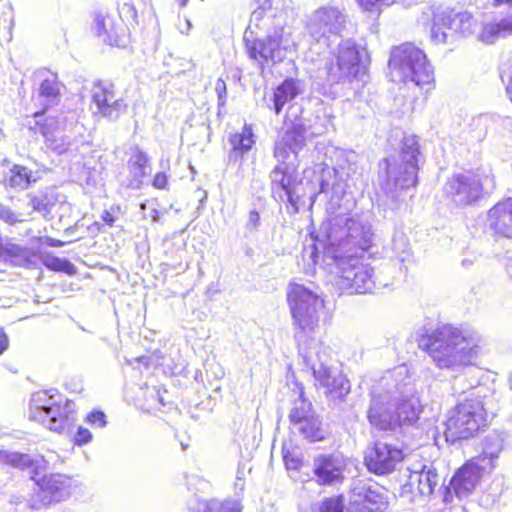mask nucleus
<instances>
[{
  "label": "nucleus",
  "mask_w": 512,
  "mask_h": 512,
  "mask_svg": "<svg viewBox=\"0 0 512 512\" xmlns=\"http://www.w3.org/2000/svg\"><path fill=\"white\" fill-rule=\"evenodd\" d=\"M486 425V411L480 396H470L449 412L444 435L447 442L469 439Z\"/></svg>",
  "instance_id": "0eeeda50"
},
{
  "label": "nucleus",
  "mask_w": 512,
  "mask_h": 512,
  "mask_svg": "<svg viewBox=\"0 0 512 512\" xmlns=\"http://www.w3.org/2000/svg\"><path fill=\"white\" fill-rule=\"evenodd\" d=\"M115 87L112 83L97 81L93 85L91 101L101 116L116 120L128 109L123 98H115Z\"/></svg>",
  "instance_id": "6ab92c4d"
},
{
  "label": "nucleus",
  "mask_w": 512,
  "mask_h": 512,
  "mask_svg": "<svg viewBox=\"0 0 512 512\" xmlns=\"http://www.w3.org/2000/svg\"><path fill=\"white\" fill-rule=\"evenodd\" d=\"M366 10H371L377 3L389 4L392 0H358Z\"/></svg>",
  "instance_id": "3c124183"
},
{
  "label": "nucleus",
  "mask_w": 512,
  "mask_h": 512,
  "mask_svg": "<svg viewBox=\"0 0 512 512\" xmlns=\"http://www.w3.org/2000/svg\"><path fill=\"white\" fill-rule=\"evenodd\" d=\"M304 362L313 372L315 380L326 389L328 402L334 407H340L346 402L351 385L349 380L337 369H332L326 364L319 348H311L304 355Z\"/></svg>",
  "instance_id": "9d476101"
},
{
  "label": "nucleus",
  "mask_w": 512,
  "mask_h": 512,
  "mask_svg": "<svg viewBox=\"0 0 512 512\" xmlns=\"http://www.w3.org/2000/svg\"><path fill=\"white\" fill-rule=\"evenodd\" d=\"M421 404L415 384L405 366L388 371L371 390L367 411L370 425L380 431H395L413 425L419 418Z\"/></svg>",
  "instance_id": "f03ea898"
},
{
  "label": "nucleus",
  "mask_w": 512,
  "mask_h": 512,
  "mask_svg": "<svg viewBox=\"0 0 512 512\" xmlns=\"http://www.w3.org/2000/svg\"><path fill=\"white\" fill-rule=\"evenodd\" d=\"M121 209L119 206H112L110 209L105 210L102 215V219L107 224H111L119 220Z\"/></svg>",
  "instance_id": "a18cd8bd"
},
{
  "label": "nucleus",
  "mask_w": 512,
  "mask_h": 512,
  "mask_svg": "<svg viewBox=\"0 0 512 512\" xmlns=\"http://www.w3.org/2000/svg\"><path fill=\"white\" fill-rule=\"evenodd\" d=\"M346 21L347 17L340 9L324 6L306 17L305 29L314 41L328 47L341 36Z\"/></svg>",
  "instance_id": "f8f14e48"
},
{
  "label": "nucleus",
  "mask_w": 512,
  "mask_h": 512,
  "mask_svg": "<svg viewBox=\"0 0 512 512\" xmlns=\"http://www.w3.org/2000/svg\"><path fill=\"white\" fill-rule=\"evenodd\" d=\"M8 347V337L5 333L0 330V355L7 349Z\"/></svg>",
  "instance_id": "5fc2aeb1"
},
{
  "label": "nucleus",
  "mask_w": 512,
  "mask_h": 512,
  "mask_svg": "<svg viewBox=\"0 0 512 512\" xmlns=\"http://www.w3.org/2000/svg\"><path fill=\"white\" fill-rule=\"evenodd\" d=\"M270 179L274 198H279L280 201L286 199L292 205H295L298 183L294 170L290 169L285 163H281L271 171Z\"/></svg>",
  "instance_id": "412c9836"
},
{
  "label": "nucleus",
  "mask_w": 512,
  "mask_h": 512,
  "mask_svg": "<svg viewBox=\"0 0 512 512\" xmlns=\"http://www.w3.org/2000/svg\"><path fill=\"white\" fill-rule=\"evenodd\" d=\"M0 464H6L13 468L24 470L33 466L34 461L28 454L0 450Z\"/></svg>",
  "instance_id": "f704fd0d"
},
{
  "label": "nucleus",
  "mask_w": 512,
  "mask_h": 512,
  "mask_svg": "<svg viewBox=\"0 0 512 512\" xmlns=\"http://www.w3.org/2000/svg\"><path fill=\"white\" fill-rule=\"evenodd\" d=\"M305 127L302 124H294L289 128L283 138L284 145L297 154L305 145Z\"/></svg>",
  "instance_id": "72a5a7b5"
},
{
  "label": "nucleus",
  "mask_w": 512,
  "mask_h": 512,
  "mask_svg": "<svg viewBox=\"0 0 512 512\" xmlns=\"http://www.w3.org/2000/svg\"><path fill=\"white\" fill-rule=\"evenodd\" d=\"M245 40L250 58L258 62L262 71L265 65L278 63L286 56L285 48L281 45V36L278 31L262 39L250 41L245 38Z\"/></svg>",
  "instance_id": "a211bd4d"
},
{
  "label": "nucleus",
  "mask_w": 512,
  "mask_h": 512,
  "mask_svg": "<svg viewBox=\"0 0 512 512\" xmlns=\"http://www.w3.org/2000/svg\"><path fill=\"white\" fill-rule=\"evenodd\" d=\"M76 228L77 226H69L66 228L63 232V239H54L49 236H43L39 238V242L50 247H62L70 244L80 238L79 236H76Z\"/></svg>",
  "instance_id": "e433bc0d"
},
{
  "label": "nucleus",
  "mask_w": 512,
  "mask_h": 512,
  "mask_svg": "<svg viewBox=\"0 0 512 512\" xmlns=\"http://www.w3.org/2000/svg\"><path fill=\"white\" fill-rule=\"evenodd\" d=\"M453 494H454L453 489L449 485L445 489L444 496H443V502L445 504H451L453 502Z\"/></svg>",
  "instance_id": "864d4df0"
},
{
  "label": "nucleus",
  "mask_w": 512,
  "mask_h": 512,
  "mask_svg": "<svg viewBox=\"0 0 512 512\" xmlns=\"http://www.w3.org/2000/svg\"><path fill=\"white\" fill-rule=\"evenodd\" d=\"M137 22V10L133 3L120 0L117 3V13L98 12L94 16L93 32L106 44L125 47L130 40L129 26Z\"/></svg>",
  "instance_id": "6e6552de"
},
{
  "label": "nucleus",
  "mask_w": 512,
  "mask_h": 512,
  "mask_svg": "<svg viewBox=\"0 0 512 512\" xmlns=\"http://www.w3.org/2000/svg\"><path fill=\"white\" fill-rule=\"evenodd\" d=\"M43 264L51 270L61 271L64 266L69 264V261L58 257H47L46 259H43Z\"/></svg>",
  "instance_id": "79ce46f5"
},
{
  "label": "nucleus",
  "mask_w": 512,
  "mask_h": 512,
  "mask_svg": "<svg viewBox=\"0 0 512 512\" xmlns=\"http://www.w3.org/2000/svg\"><path fill=\"white\" fill-rule=\"evenodd\" d=\"M258 3H260L263 7L270 8L272 5V0H257Z\"/></svg>",
  "instance_id": "680f3d73"
},
{
  "label": "nucleus",
  "mask_w": 512,
  "mask_h": 512,
  "mask_svg": "<svg viewBox=\"0 0 512 512\" xmlns=\"http://www.w3.org/2000/svg\"><path fill=\"white\" fill-rule=\"evenodd\" d=\"M361 69V54L356 43L350 39L340 42L335 59L328 67L329 79L336 83L350 81L358 77Z\"/></svg>",
  "instance_id": "ddd939ff"
},
{
  "label": "nucleus",
  "mask_w": 512,
  "mask_h": 512,
  "mask_svg": "<svg viewBox=\"0 0 512 512\" xmlns=\"http://www.w3.org/2000/svg\"><path fill=\"white\" fill-rule=\"evenodd\" d=\"M348 459L341 453H321L312 460L313 479L321 486H337L343 483Z\"/></svg>",
  "instance_id": "4468645a"
},
{
  "label": "nucleus",
  "mask_w": 512,
  "mask_h": 512,
  "mask_svg": "<svg viewBox=\"0 0 512 512\" xmlns=\"http://www.w3.org/2000/svg\"><path fill=\"white\" fill-rule=\"evenodd\" d=\"M39 96L49 99L52 102H58L60 88L55 74H50L44 78L39 86Z\"/></svg>",
  "instance_id": "c9c22d12"
},
{
  "label": "nucleus",
  "mask_w": 512,
  "mask_h": 512,
  "mask_svg": "<svg viewBox=\"0 0 512 512\" xmlns=\"http://www.w3.org/2000/svg\"><path fill=\"white\" fill-rule=\"evenodd\" d=\"M503 448V440L497 433L488 434L483 440L482 453L479 456L481 461L489 460L492 464L493 460L497 459Z\"/></svg>",
  "instance_id": "473e14b6"
},
{
  "label": "nucleus",
  "mask_w": 512,
  "mask_h": 512,
  "mask_svg": "<svg viewBox=\"0 0 512 512\" xmlns=\"http://www.w3.org/2000/svg\"><path fill=\"white\" fill-rule=\"evenodd\" d=\"M47 106L36 111L32 116L36 119L34 124L29 127L34 134H39L44 138V144L47 150L62 152L65 150L66 142L63 138H57L56 134L60 130V123L57 117L45 116Z\"/></svg>",
  "instance_id": "aec40b11"
},
{
  "label": "nucleus",
  "mask_w": 512,
  "mask_h": 512,
  "mask_svg": "<svg viewBox=\"0 0 512 512\" xmlns=\"http://www.w3.org/2000/svg\"><path fill=\"white\" fill-rule=\"evenodd\" d=\"M420 144L416 135H404L398 155L385 158V180L382 189L394 201L400 190L416 186L418 182Z\"/></svg>",
  "instance_id": "20e7f679"
},
{
  "label": "nucleus",
  "mask_w": 512,
  "mask_h": 512,
  "mask_svg": "<svg viewBox=\"0 0 512 512\" xmlns=\"http://www.w3.org/2000/svg\"><path fill=\"white\" fill-rule=\"evenodd\" d=\"M149 162V157L144 152L138 150L129 159L128 166L139 176H144L149 167Z\"/></svg>",
  "instance_id": "58836bf2"
},
{
  "label": "nucleus",
  "mask_w": 512,
  "mask_h": 512,
  "mask_svg": "<svg viewBox=\"0 0 512 512\" xmlns=\"http://www.w3.org/2000/svg\"><path fill=\"white\" fill-rule=\"evenodd\" d=\"M284 462L288 469H297L299 460L294 457H289L288 455H284Z\"/></svg>",
  "instance_id": "603ef678"
},
{
  "label": "nucleus",
  "mask_w": 512,
  "mask_h": 512,
  "mask_svg": "<svg viewBox=\"0 0 512 512\" xmlns=\"http://www.w3.org/2000/svg\"><path fill=\"white\" fill-rule=\"evenodd\" d=\"M313 287L312 283L290 282L287 289V301L295 326L294 337L300 345L306 344L319 330L324 310V300Z\"/></svg>",
  "instance_id": "39448f33"
},
{
  "label": "nucleus",
  "mask_w": 512,
  "mask_h": 512,
  "mask_svg": "<svg viewBox=\"0 0 512 512\" xmlns=\"http://www.w3.org/2000/svg\"><path fill=\"white\" fill-rule=\"evenodd\" d=\"M258 220H259V215H258V213H254V212H252V213L250 214V222H251L252 224H255Z\"/></svg>",
  "instance_id": "e2e57ef3"
},
{
  "label": "nucleus",
  "mask_w": 512,
  "mask_h": 512,
  "mask_svg": "<svg viewBox=\"0 0 512 512\" xmlns=\"http://www.w3.org/2000/svg\"><path fill=\"white\" fill-rule=\"evenodd\" d=\"M395 215H396L395 209H393V208H391V209H384V215H383L384 220L394 221L395 220V217H394Z\"/></svg>",
  "instance_id": "4d7b16f0"
},
{
  "label": "nucleus",
  "mask_w": 512,
  "mask_h": 512,
  "mask_svg": "<svg viewBox=\"0 0 512 512\" xmlns=\"http://www.w3.org/2000/svg\"><path fill=\"white\" fill-rule=\"evenodd\" d=\"M479 335L471 330H461L443 325L418 340L425 351L441 369H457L470 365L478 355Z\"/></svg>",
  "instance_id": "7ed1b4c3"
},
{
  "label": "nucleus",
  "mask_w": 512,
  "mask_h": 512,
  "mask_svg": "<svg viewBox=\"0 0 512 512\" xmlns=\"http://www.w3.org/2000/svg\"><path fill=\"white\" fill-rule=\"evenodd\" d=\"M393 82L413 83L423 88L430 86L434 73L425 53L411 43H405L391 51L388 62Z\"/></svg>",
  "instance_id": "423d86ee"
},
{
  "label": "nucleus",
  "mask_w": 512,
  "mask_h": 512,
  "mask_svg": "<svg viewBox=\"0 0 512 512\" xmlns=\"http://www.w3.org/2000/svg\"><path fill=\"white\" fill-rule=\"evenodd\" d=\"M41 462L44 468H56L57 465L61 464L63 461L55 452H49L41 456Z\"/></svg>",
  "instance_id": "c03bdc74"
},
{
  "label": "nucleus",
  "mask_w": 512,
  "mask_h": 512,
  "mask_svg": "<svg viewBox=\"0 0 512 512\" xmlns=\"http://www.w3.org/2000/svg\"><path fill=\"white\" fill-rule=\"evenodd\" d=\"M490 224H512V198L495 204L487 214Z\"/></svg>",
  "instance_id": "2f4dec72"
},
{
  "label": "nucleus",
  "mask_w": 512,
  "mask_h": 512,
  "mask_svg": "<svg viewBox=\"0 0 512 512\" xmlns=\"http://www.w3.org/2000/svg\"><path fill=\"white\" fill-rule=\"evenodd\" d=\"M53 392L54 390L39 391L32 395L29 418L51 431L61 433L75 421V403L65 400L62 406Z\"/></svg>",
  "instance_id": "1a4fd4ad"
},
{
  "label": "nucleus",
  "mask_w": 512,
  "mask_h": 512,
  "mask_svg": "<svg viewBox=\"0 0 512 512\" xmlns=\"http://www.w3.org/2000/svg\"><path fill=\"white\" fill-rule=\"evenodd\" d=\"M445 29H448V26L440 22L437 28L438 35L441 36L443 32H446Z\"/></svg>",
  "instance_id": "052dcab7"
},
{
  "label": "nucleus",
  "mask_w": 512,
  "mask_h": 512,
  "mask_svg": "<svg viewBox=\"0 0 512 512\" xmlns=\"http://www.w3.org/2000/svg\"><path fill=\"white\" fill-rule=\"evenodd\" d=\"M294 429L311 442L323 440L326 436V430L320 418L316 415L297 425Z\"/></svg>",
  "instance_id": "7c9ffc66"
},
{
  "label": "nucleus",
  "mask_w": 512,
  "mask_h": 512,
  "mask_svg": "<svg viewBox=\"0 0 512 512\" xmlns=\"http://www.w3.org/2000/svg\"><path fill=\"white\" fill-rule=\"evenodd\" d=\"M170 175L167 172H157L152 178V186L157 190L169 189Z\"/></svg>",
  "instance_id": "a19ab883"
},
{
  "label": "nucleus",
  "mask_w": 512,
  "mask_h": 512,
  "mask_svg": "<svg viewBox=\"0 0 512 512\" xmlns=\"http://www.w3.org/2000/svg\"><path fill=\"white\" fill-rule=\"evenodd\" d=\"M479 480V473L472 464H466L452 477L450 486L454 495L461 500L467 497L475 488Z\"/></svg>",
  "instance_id": "a878e982"
},
{
  "label": "nucleus",
  "mask_w": 512,
  "mask_h": 512,
  "mask_svg": "<svg viewBox=\"0 0 512 512\" xmlns=\"http://www.w3.org/2000/svg\"><path fill=\"white\" fill-rule=\"evenodd\" d=\"M302 91L303 88L300 80L286 78L275 88L271 99L272 105L269 106L270 109L279 115L284 105L294 100Z\"/></svg>",
  "instance_id": "bb28decb"
},
{
  "label": "nucleus",
  "mask_w": 512,
  "mask_h": 512,
  "mask_svg": "<svg viewBox=\"0 0 512 512\" xmlns=\"http://www.w3.org/2000/svg\"><path fill=\"white\" fill-rule=\"evenodd\" d=\"M39 488L37 496L43 505L67 500L76 487L74 479L66 474L51 473L36 481Z\"/></svg>",
  "instance_id": "f3484780"
},
{
  "label": "nucleus",
  "mask_w": 512,
  "mask_h": 512,
  "mask_svg": "<svg viewBox=\"0 0 512 512\" xmlns=\"http://www.w3.org/2000/svg\"><path fill=\"white\" fill-rule=\"evenodd\" d=\"M313 416H315V414L313 411L312 403L304 398V392L301 389L299 397L294 401V406L289 414L293 428L307 421L310 417Z\"/></svg>",
  "instance_id": "c756f323"
},
{
  "label": "nucleus",
  "mask_w": 512,
  "mask_h": 512,
  "mask_svg": "<svg viewBox=\"0 0 512 512\" xmlns=\"http://www.w3.org/2000/svg\"><path fill=\"white\" fill-rule=\"evenodd\" d=\"M493 233L505 238H512V226H490Z\"/></svg>",
  "instance_id": "de8ad7c7"
},
{
  "label": "nucleus",
  "mask_w": 512,
  "mask_h": 512,
  "mask_svg": "<svg viewBox=\"0 0 512 512\" xmlns=\"http://www.w3.org/2000/svg\"><path fill=\"white\" fill-rule=\"evenodd\" d=\"M438 482L436 470L428 466H424L420 471H412L408 479L411 490H416L422 496L432 495Z\"/></svg>",
  "instance_id": "cd10ccee"
},
{
  "label": "nucleus",
  "mask_w": 512,
  "mask_h": 512,
  "mask_svg": "<svg viewBox=\"0 0 512 512\" xmlns=\"http://www.w3.org/2000/svg\"><path fill=\"white\" fill-rule=\"evenodd\" d=\"M319 184V192L311 196L312 202H314L316 198L323 197L324 200L329 201L331 209L339 206V201L346 191V184L341 177H339L338 171L332 167L322 169Z\"/></svg>",
  "instance_id": "4be33fe9"
},
{
  "label": "nucleus",
  "mask_w": 512,
  "mask_h": 512,
  "mask_svg": "<svg viewBox=\"0 0 512 512\" xmlns=\"http://www.w3.org/2000/svg\"><path fill=\"white\" fill-rule=\"evenodd\" d=\"M31 204L35 210H39L40 205H41V200L37 196H34L33 198H31Z\"/></svg>",
  "instance_id": "13d9d810"
},
{
  "label": "nucleus",
  "mask_w": 512,
  "mask_h": 512,
  "mask_svg": "<svg viewBox=\"0 0 512 512\" xmlns=\"http://www.w3.org/2000/svg\"><path fill=\"white\" fill-rule=\"evenodd\" d=\"M278 151H279V148H278V146H276V149H275L276 156L278 155Z\"/></svg>",
  "instance_id": "0e129e2a"
},
{
  "label": "nucleus",
  "mask_w": 512,
  "mask_h": 512,
  "mask_svg": "<svg viewBox=\"0 0 512 512\" xmlns=\"http://www.w3.org/2000/svg\"><path fill=\"white\" fill-rule=\"evenodd\" d=\"M404 457L405 454L398 445L378 441L366 450L364 462L369 472L387 475L395 470Z\"/></svg>",
  "instance_id": "2eb2a0df"
},
{
  "label": "nucleus",
  "mask_w": 512,
  "mask_h": 512,
  "mask_svg": "<svg viewBox=\"0 0 512 512\" xmlns=\"http://www.w3.org/2000/svg\"><path fill=\"white\" fill-rule=\"evenodd\" d=\"M244 475L243 471L238 469L237 471V482L235 483V489L239 491H243L244 489V481L242 476Z\"/></svg>",
  "instance_id": "6e6d98bb"
},
{
  "label": "nucleus",
  "mask_w": 512,
  "mask_h": 512,
  "mask_svg": "<svg viewBox=\"0 0 512 512\" xmlns=\"http://www.w3.org/2000/svg\"><path fill=\"white\" fill-rule=\"evenodd\" d=\"M495 187L493 175L481 177L474 174H457L447 181L445 191L457 206L464 207L475 204Z\"/></svg>",
  "instance_id": "9b49d317"
},
{
  "label": "nucleus",
  "mask_w": 512,
  "mask_h": 512,
  "mask_svg": "<svg viewBox=\"0 0 512 512\" xmlns=\"http://www.w3.org/2000/svg\"><path fill=\"white\" fill-rule=\"evenodd\" d=\"M0 220L5 222L15 221V215L9 207L0 204Z\"/></svg>",
  "instance_id": "09e8293b"
},
{
  "label": "nucleus",
  "mask_w": 512,
  "mask_h": 512,
  "mask_svg": "<svg viewBox=\"0 0 512 512\" xmlns=\"http://www.w3.org/2000/svg\"><path fill=\"white\" fill-rule=\"evenodd\" d=\"M493 2H494L495 6H499V5H503V4H507V5L512 4V0H493Z\"/></svg>",
  "instance_id": "bf43d9fd"
},
{
  "label": "nucleus",
  "mask_w": 512,
  "mask_h": 512,
  "mask_svg": "<svg viewBox=\"0 0 512 512\" xmlns=\"http://www.w3.org/2000/svg\"><path fill=\"white\" fill-rule=\"evenodd\" d=\"M39 171H33L24 164L14 163L2 179L6 189L23 191L40 180Z\"/></svg>",
  "instance_id": "5701e85b"
},
{
  "label": "nucleus",
  "mask_w": 512,
  "mask_h": 512,
  "mask_svg": "<svg viewBox=\"0 0 512 512\" xmlns=\"http://www.w3.org/2000/svg\"><path fill=\"white\" fill-rule=\"evenodd\" d=\"M226 512H242L240 499L226 501Z\"/></svg>",
  "instance_id": "8fccbe9b"
},
{
  "label": "nucleus",
  "mask_w": 512,
  "mask_h": 512,
  "mask_svg": "<svg viewBox=\"0 0 512 512\" xmlns=\"http://www.w3.org/2000/svg\"><path fill=\"white\" fill-rule=\"evenodd\" d=\"M74 438H75V443L77 445L81 446V445H85L91 441L92 434L88 429L83 428V427H78V430H77Z\"/></svg>",
  "instance_id": "49530a36"
},
{
  "label": "nucleus",
  "mask_w": 512,
  "mask_h": 512,
  "mask_svg": "<svg viewBox=\"0 0 512 512\" xmlns=\"http://www.w3.org/2000/svg\"><path fill=\"white\" fill-rule=\"evenodd\" d=\"M310 244L302 252L305 273L319 267L336 276L342 292L364 294L377 287L374 269L360 261L358 250H368L374 239L371 226H312Z\"/></svg>",
  "instance_id": "f257e3e1"
},
{
  "label": "nucleus",
  "mask_w": 512,
  "mask_h": 512,
  "mask_svg": "<svg viewBox=\"0 0 512 512\" xmlns=\"http://www.w3.org/2000/svg\"><path fill=\"white\" fill-rule=\"evenodd\" d=\"M512 35V12L491 22L484 23L482 30L478 34V40L485 44H493L499 38H505Z\"/></svg>",
  "instance_id": "393cba45"
},
{
  "label": "nucleus",
  "mask_w": 512,
  "mask_h": 512,
  "mask_svg": "<svg viewBox=\"0 0 512 512\" xmlns=\"http://www.w3.org/2000/svg\"><path fill=\"white\" fill-rule=\"evenodd\" d=\"M440 22L447 25L449 30L458 31L464 35H476L477 38L484 25H479L476 19L467 12L438 13L434 16L433 26L431 29V37L433 41L437 43H445L447 41L446 32H443L441 36L438 35L437 28Z\"/></svg>",
  "instance_id": "dca6fc26"
},
{
  "label": "nucleus",
  "mask_w": 512,
  "mask_h": 512,
  "mask_svg": "<svg viewBox=\"0 0 512 512\" xmlns=\"http://www.w3.org/2000/svg\"><path fill=\"white\" fill-rule=\"evenodd\" d=\"M320 512H343L341 498L334 497L325 499L320 506Z\"/></svg>",
  "instance_id": "ea45409f"
},
{
  "label": "nucleus",
  "mask_w": 512,
  "mask_h": 512,
  "mask_svg": "<svg viewBox=\"0 0 512 512\" xmlns=\"http://www.w3.org/2000/svg\"><path fill=\"white\" fill-rule=\"evenodd\" d=\"M229 143L231 146L229 159L236 162L248 153L255 143L252 127L245 124L241 132L230 135Z\"/></svg>",
  "instance_id": "c85d7f7f"
},
{
  "label": "nucleus",
  "mask_w": 512,
  "mask_h": 512,
  "mask_svg": "<svg viewBox=\"0 0 512 512\" xmlns=\"http://www.w3.org/2000/svg\"><path fill=\"white\" fill-rule=\"evenodd\" d=\"M189 509L195 512H224V502L216 499L205 501L195 498L189 503Z\"/></svg>",
  "instance_id": "4c0bfd02"
},
{
  "label": "nucleus",
  "mask_w": 512,
  "mask_h": 512,
  "mask_svg": "<svg viewBox=\"0 0 512 512\" xmlns=\"http://www.w3.org/2000/svg\"><path fill=\"white\" fill-rule=\"evenodd\" d=\"M387 284L386 283H379V286H386Z\"/></svg>",
  "instance_id": "69168bd1"
},
{
  "label": "nucleus",
  "mask_w": 512,
  "mask_h": 512,
  "mask_svg": "<svg viewBox=\"0 0 512 512\" xmlns=\"http://www.w3.org/2000/svg\"><path fill=\"white\" fill-rule=\"evenodd\" d=\"M86 421L93 426L102 428L106 425V416L101 411H93L87 415Z\"/></svg>",
  "instance_id": "37998d69"
},
{
  "label": "nucleus",
  "mask_w": 512,
  "mask_h": 512,
  "mask_svg": "<svg viewBox=\"0 0 512 512\" xmlns=\"http://www.w3.org/2000/svg\"><path fill=\"white\" fill-rule=\"evenodd\" d=\"M0 259L9 261L14 266L32 268L37 265L39 256L34 248L6 243L0 246Z\"/></svg>",
  "instance_id": "b1692460"
}]
</instances>
